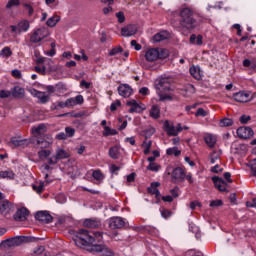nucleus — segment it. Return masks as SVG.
<instances>
[{
  "label": "nucleus",
  "instance_id": "obj_3",
  "mask_svg": "<svg viewBox=\"0 0 256 256\" xmlns=\"http://www.w3.org/2000/svg\"><path fill=\"white\" fill-rule=\"evenodd\" d=\"M48 35L49 29H47L46 27L35 29L30 36V42L41 43V41H43V39H46Z\"/></svg>",
  "mask_w": 256,
  "mask_h": 256
},
{
  "label": "nucleus",
  "instance_id": "obj_9",
  "mask_svg": "<svg viewBox=\"0 0 256 256\" xmlns=\"http://www.w3.org/2000/svg\"><path fill=\"white\" fill-rule=\"evenodd\" d=\"M14 209L13 203H11L9 200L0 201V214L4 217L9 215V213H13Z\"/></svg>",
  "mask_w": 256,
  "mask_h": 256
},
{
  "label": "nucleus",
  "instance_id": "obj_63",
  "mask_svg": "<svg viewBox=\"0 0 256 256\" xmlns=\"http://www.w3.org/2000/svg\"><path fill=\"white\" fill-rule=\"evenodd\" d=\"M11 93L9 91L1 90L0 91V99H7L10 97Z\"/></svg>",
  "mask_w": 256,
  "mask_h": 256
},
{
  "label": "nucleus",
  "instance_id": "obj_42",
  "mask_svg": "<svg viewBox=\"0 0 256 256\" xmlns=\"http://www.w3.org/2000/svg\"><path fill=\"white\" fill-rule=\"evenodd\" d=\"M143 109L145 108H143L141 105H139V103H137L129 109V113H141Z\"/></svg>",
  "mask_w": 256,
  "mask_h": 256
},
{
  "label": "nucleus",
  "instance_id": "obj_15",
  "mask_svg": "<svg viewBox=\"0 0 256 256\" xmlns=\"http://www.w3.org/2000/svg\"><path fill=\"white\" fill-rule=\"evenodd\" d=\"M118 93L121 97L124 98L131 97V95H133V88H131L129 84H121L118 87Z\"/></svg>",
  "mask_w": 256,
  "mask_h": 256
},
{
  "label": "nucleus",
  "instance_id": "obj_62",
  "mask_svg": "<svg viewBox=\"0 0 256 256\" xmlns=\"http://www.w3.org/2000/svg\"><path fill=\"white\" fill-rule=\"evenodd\" d=\"M74 101H75V104L76 105H82L84 99H83V95H77L75 98H74Z\"/></svg>",
  "mask_w": 256,
  "mask_h": 256
},
{
  "label": "nucleus",
  "instance_id": "obj_38",
  "mask_svg": "<svg viewBox=\"0 0 256 256\" xmlns=\"http://www.w3.org/2000/svg\"><path fill=\"white\" fill-rule=\"evenodd\" d=\"M56 89V93H65L67 91V86L63 84V82H59L54 85Z\"/></svg>",
  "mask_w": 256,
  "mask_h": 256
},
{
  "label": "nucleus",
  "instance_id": "obj_34",
  "mask_svg": "<svg viewBox=\"0 0 256 256\" xmlns=\"http://www.w3.org/2000/svg\"><path fill=\"white\" fill-rule=\"evenodd\" d=\"M44 131H45V124H40L37 127L32 128L33 135H43Z\"/></svg>",
  "mask_w": 256,
  "mask_h": 256
},
{
  "label": "nucleus",
  "instance_id": "obj_2",
  "mask_svg": "<svg viewBox=\"0 0 256 256\" xmlns=\"http://www.w3.org/2000/svg\"><path fill=\"white\" fill-rule=\"evenodd\" d=\"M101 235H103L101 232L90 233L85 229H80L76 232L74 243L77 247H89L95 243V237H101Z\"/></svg>",
  "mask_w": 256,
  "mask_h": 256
},
{
  "label": "nucleus",
  "instance_id": "obj_49",
  "mask_svg": "<svg viewBox=\"0 0 256 256\" xmlns=\"http://www.w3.org/2000/svg\"><path fill=\"white\" fill-rule=\"evenodd\" d=\"M195 117H207V111L203 108H198L195 113Z\"/></svg>",
  "mask_w": 256,
  "mask_h": 256
},
{
  "label": "nucleus",
  "instance_id": "obj_39",
  "mask_svg": "<svg viewBox=\"0 0 256 256\" xmlns=\"http://www.w3.org/2000/svg\"><path fill=\"white\" fill-rule=\"evenodd\" d=\"M166 154L174 155V157H179V155H181V152H180V150L177 149V147H173V148H168L166 150Z\"/></svg>",
  "mask_w": 256,
  "mask_h": 256
},
{
  "label": "nucleus",
  "instance_id": "obj_48",
  "mask_svg": "<svg viewBox=\"0 0 256 256\" xmlns=\"http://www.w3.org/2000/svg\"><path fill=\"white\" fill-rule=\"evenodd\" d=\"M92 177H94L97 181H102L103 179V173H101V170H95L92 173Z\"/></svg>",
  "mask_w": 256,
  "mask_h": 256
},
{
  "label": "nucleus",
  "instance_id": "obj_8",
  "mask_svg": "<svg viewBox=\"0 0 256 256\" xmlns=\"http://www.w3.org/2000/svg\"><path fill=\"white\" fill-rule=\"evenodd\" d=\"M238 137L240 139H251L255 135L253 129L249 126H241L236 131Z\"/></svg>",
  "mask_w": 256,
  "mask_h": 256
},
{
  "label": "nucleus",
  "instance_id": "obj_32",
  "mask_svg": "<svg viewBox=\"0 0 256 256\" xmlns=\"http://www.w3.org/2000/svg\"><path fill=\"white\" fill-rule=\"evenodd\" d=\"M60 19L61 18L59 16H52L47 20L46 25L48 27H55V25L59 23Z\"/></svg>",
  "mask_w": 256,
  "mask_h": 256
},
{
  "label": "nucleus",
  "instance_id": "obj_27",
  "mask_svg": "<svg viewBox=\"0 0 256 256\" xmlns=\"http://www.w3.org/2000/svg\"><path fill=\"white\" fill-rule=\"evenodd\" d=\"M150 117L152 119H159L161 117V108L158 105H153L150 109Z\"/></svg>",
  "mask_w": 256,
  "mask_h": 256
},
{
  "label": "nucleus",
  "instance_id": "obj_35",
  "mask_svg": "<svg viewBox=\"0 0 256 256\" xmlns=\"http://www.w3.org/2000/svg\"><path fill=\"white\" fill-rule=\"evenodd\" d=\"M109 156L111 157V159H119V148L117 146L110 148Z\"/></svg>",
  "mask_w": 256,
  "mask_h": 256
},
{
  "label": "nucleus",
  "instance_id": "obj_23",
  "mask_svg": "<svg viewBox=\"0 0 256 256\" xmlns=\"http://www.w3.org/2000/svg\"><path fill=\"white\" fill-rule=\"evenodd\" d=\"M27 143V140H19L16 137L11 138L10 142H8L9 147L15 149V147H23Z\"/></svg>",
  "mask_w": 256,
  "mask_h": 256
},
{
  "label": "nucleus",
  "instance_id": "obj_43",
  "mask_svg": "<svg viewBox=\"0 0 256 256\" xmlns=\"http://www.w3.org/2000/svg\"><path fill=\"white\" fill-rule=\"evenodd\" d=\"M159 169H161V166L158 165L157 163H150L147 166V170L148 171H153L154 173H157V171H159Z\"/></svg>",
  "mask_w": 256,
  "mask_h": 256
},
{
  "label": "nucleus",
  "instance_id": "obj_18",
  "mask_svg": "<svg viewBox=\"0 0 256 256\" xmlns=\"http://www.w3.org/2000/svg\"><path fill=\"white\" fill-rule=\"evenodd\" d=\"M233 99L237 101V103H247L249 101V92H238L233 94Z\"/></svg>",
  "mask_w": 256,
  "mask_h": 256
},
{
  "label": "nucleus",
  "instance_id": "obj_26",
  "mask_svg": "<svg viewBox=\"0 0 256 256\" xmlns=\"http://www.w3.org/2000/svg\"><path fill=\"white\" fill-rule=\"evenodd\" d=\"M190 75L197 81L201 79V68L199 66H192L190 67Z\"/></svg>",
  "mask_w": 256,
  "mask_h": 256
},
{
  "label": "nucleus",
  "instance_id": "obj_60",
  "mask_svg": "<svg viewBox=\"0 0 256 256\" xmlns=\"http://www.w3.org/2000/svg\"><path fill=\"white\" fill-rule=\"evenodd\" d=\"M66 107H75V98H69L65 101Z\"/></svg>",
  "mask_w": 256,
  "mask_h": 256
},
{
  "label": "nucleus",
  "instance_id": "obj_36",
  "mask_svg": "<svg viewBox=\"0 0 256 256\" xmlns=\"http://www.w3.org/2000/svg\"><path fill=\"white\" fill-rule=\"evenodd\" d=\"M233 125V119L231 118H223L219 122L220 127H231Z\"/></svg>",
  "mask_w": 256,
  "mask_h": 256
},
{
  "label": "nucleus",
  "instance_id": "obj_64",
  "mask_svg": "<svg viewBox=\"0 0 256 256\" xmlns=\"http://www.w3.org/2000/svg\"><path fill=\"white\" fill-rule=\"evenodd\" d=\"M12 77H15L16 79H21V72L18 69H14L11 72Z\"/></svg>",
  "mask_w": 256,
  "mask_h": 256
},
{
  "label": "nucleus",
  "instance_id": "obj_5",
  "mask_svg": "<svg viewBox=\"0 0 256 256\" xmlns=\"http://www.w3.org/2000/svg\"><path fill=\"white\" fill-rule=\"evenodd\" d=\"M29 93L32 97H36V99H38L39 103L42 105H45L51 101V96L47 95L46 92H41L35 88H32L29 90Z\"/></svg>",
  "mask_w": 256,
  "mask_h": 256
},
{
  "label": "nucleus",
  "instance_id": "obj_11",
  "mask_svg": "<svg viewBox=\"0 0 256 256\" xmlns=\"http://www.w3.org/2000/svg\"><path fill=\"white\" fill-rule=\"evenodd\" d=\"M137 25L130 24L121 29V35L122 37H133V35H137Z\"/></svg>",
  "mask_w": 256,
  "mask_h": 256
},
{
  "label": "nucleus",
  "instance_id": "obj_33",
  "mask_svg": "<svg viewBox=\"0 0 256 256\" xmlns=\"http://www.w3.org/2000/svg\"><path fill=\"white\" fill-rule=\"evenodd\" d=\"M117 131L115 129H111L109 126H104V131L102 132V135L104 137H110L111 135H117Z\"/></svg>",
  "mask_w": 256,
  "mask_h": 256
},
{
  "label": "nucleus",
  "instance_id": "obj_41",
  "mask_svg": "<svg viewBox=\"0 0 256 256\" xmlns=\"http://www.w3.org/2000/svg\"><path fill=\"white\" fill-rule=\"evenodd\" d=\"M119 53H123V48L121 46L112 48L109 52V55H110V57H113L115 55H119Z\"/></svg>",
  "mask_w": 256,
  "mask_h": 256
},
{
  "label": "nucleus",
  "instance_id": "obj_12",
  "mask_svg": "<svg viewBox=\"0 0 256 256\" xmlns=\"http://www.w3.org/2000/svg\"><path fill=\"white\" fill-rule=\"evenodd\" d=\"M212 181L216 187V189L220 190L222 193H229V190H227V182L223 180V178L214 176L212 177Z\"/></svg>",
  "mask_w": 256,
  "mask_h": 256
},
{
  "label": "nucleus",
  "instance_id": "obj_21",
  "mask_svg": "<svg viewBox=\"0 0 256 256\" xmlns=\"http://www.w3.org/2000/svg\"><path fill=\"white\" fill-rule=\"evenodd\" d=\"M164 131H166L167 135H170L171 137H177V129L175 126L169 124V121H165L164 123Z\"/></svg>",
  "mask_w": 256,
  "mask_h": 256
},
{
  "label": "nucleus",
  "instance_id": "obj_55",
  "mask_svg": "<svg viewBox=\"0 0 256 256\" xmlns=\"http://www.w3.org/2000/svg\"><path fill=\"white\" fill-rule=\"evenodd\" d=\"M51 143H53V141H45V140H40V139L37 140V144L42 145V147H44V148L49 147V145H51Z\"/></svg>",
  "mask_w": 256,
  "mask_h": 256
},
{
  "label": "nucleus",
  "instance_id": "obj_17",
  "mask_svg": "<svg viewBox=\"0 0 256 256\" xmlns=\"http://www.w3.org/2000/svg\"><path fill=\"white\" fill-rule=\"evenodd\" d=\"M146 61H157L159 59V49L151 48L145 53Z\"/></svg>",
  "mask_w": 256,
  "mask_h": 256
},
{
  "label": "nucleus",
  "instance_id": "obj_28",
  "mask_svg": "<svg viewBox=\"0 0 256 256\" xmlns=\"http://www.w3.org/2000/svg\"><path fill=\"white\" fill-rule=\"evenodd\" d=\"M205 143L208 145V147L213 148L215 147V143H217V138L213 136L212 134H206L204 137Z\"/></svg>",
  "mask_w": 256,
  "mask_h": 256
},
{
  "label": "nucleus",
  "instance_id": "obj_7",
  "mask_svg": "<svg viewBox=\"0 0 256 256\" xmlns=\"http://www.w3.org/2000/svg\"><path fill=\"white\" fill-rule=\"evenodd\" d=\"M10 247H19L20 245H23V243H31L33 241V238L29 236H17L11 239L7 240Z\"/></svg>",
  "mask_w": 256,
  "mask_h": 256
},
{
  "label": "nucleus",
  "instance_id": "obj_6",
  "mask_svg": "<svg viewBox=\"0 0 256 256\" xmlns=\"http://www.w3.org/2000/svg\"><path fill=\"white\" fill-rule=\"evenodd\" d=\"M62 159H69V153H67V151L64 149H57L56 155L50 157L48 159V163L50 165H57L58 161H61Z\"/></svg>",
  "mask_w": 256,
  "mask_h": 256
},
{
  "label": "nucleus",
  "instance_id": "obj_10",
  "mask_svg": "<svg viewBox=\"0 0 256 256\" xmlns=\"http://www.w3.org/2000/svg\"><path fill=\"white\" fill-rule=\"evenodd\" d=\"M172 181L174 183H181L185 179V170L181 167H177L172 171Z\"/></svg>",
  "mask_w": 256,
  "mask_h": 256
},
{
  "label": "nucleus",
  "instance_id": "obj_58",
  "mask_svg": "<svg viewBox=\"0 0 256 256\" xmlns=\"http://www.w3.org/2000/svg\"><path fill=\"white\" fill-rule=\"evenodd\" d=\"M65 131H66L67 137H73L75 135V129L71 127H66Z\"/></svg>",
  "mask_w": 256,
  "mask_h": 256
},
{
  "label": "nucleus",
  "instance_id": "obj_56",
  "mask_svg": "<svg viewBox=\"0 0 256 256\" xmlns=\"http://www.w3.org/2000/svg\"><path fill=\"white\" fill-rule=\"evenodd\" d=\"M223 200H213L210 202V207H222Z\"/></svg>",
  "mask_w": 256,
  "mask_h": 256
},
{
  "label": "nucleus",
  "instance_id": "obj_61",
  "mask_svg": "<svg viewBox=\"0 0 256 256\" xmlns=\"http://www.w3.org/2000/svg\"><path fill=\"white\" fill-rule=\"evenodd\" d=\"M186 91L188 92V93H190V95H194V93H195V86H193V84H188L187 86H186Z\"/></svg>",
  "mask_w": 256,
  "mask_h": 256
},
{
  "label": "nucleus",
  "instance_id": "obj_20",
  "mask_svg": "<svg viewBox=\"0 0 256 256\" xmlns=\"http://www.w3.org/2000/svg\"><path fill=\"white\" fill-rule=\"evenodd\" d=\"M157 187H161V183L159 182H152L150 187L148 188V193L151 195H155L156 199H159L161 197V192Z\"/></svg>",
  "mask_w": 256,
  "mask_h": 256
},
{
  "label": "nucleus",
  "instance_id": "obj_37",
  "mask_svg": "<svg viewBox=\"0 0 256 256\" xmlns=\"http://www.w3.org/2000/svg\"><path fill=\"white\" fill-rule=\"evenodd\" d=\"M11 55H13V51H11L10 47H4L1 51H0V57H11Z\"/></svg>",
  "mask_w": 256,
  "mask_h": 256
},
{
  "label": "nucleus",
  "instance_id": "obj_4",
  "mask_svg": "<svg viewBox=\"0 0 256 256\" xmlns=\"http://www.w3.org/2000/svg\"><path fill=\"white\" fill-rule=\"evenodd\" d=\"M172 83H173V80L170 77L160 78L156 83V89L158 92L173 91V89H171Z\"/></svg>",
  "mask_w": 256,
  "mask_h": 256
},
{
  "label": "nucleus",
  "instance_id": "obj_25",
  "mask_svg": "<svg viewBox=\"0 0 256 256\" xmlns=\"http://www.w3.org/2000/svg\"><path fill=\"white\" fill-rule=\"evenodd\" d=\"M159 101H173L175 99V95L168 92H158Z\"/></svg>",
  "mask_w": 256,
  "mask_h": 256
},
{
  "label": "nucleus",
  "instance_id": "obj_16",
  "mask_svg": "<svg viewBox=\"0 0 256 256\" xmlns=\"http://www.w3.org/2000/svg\"><path fill=\"white\" fill-rule=\"evenodd\" d=\"M29 217V210L25 207L18 209L14 214L15 221H27Z\"/></svg>",
  "mask_w": 256,
  "mask_h": 256
},
{
  "label": "nucleus",
  "instance_id": "obj_22",
  "mask_svg": "<svg viewBox=\"0 0 256 256\" xmlns=\"http://www.w3.org/2000/svg\"><path fill=\"white\" fill-rule=\"evenodd\" d=\"M84 227H89L90 229H97L101 226V222L95 219H86L83 222Z\"/></svg>",
  "mask_w": 256,
  "mask_h": 256
},
{
  "label": "nucleus",
  "instance_id": "obj_40",
  "mask_svg": "<svg viewBox=\"0 0 256 256\" xmlns=\"http://www.w3.org/2000/svg\"><path fill=\"white\" fill-rule=\"evenodd\" d=\"M44 187H45V183L43 182H40L38 186L35 184L32 185L33 191H36V193L38 194H41L43 192Z\"/></svg>",
  "mask_w": 256,
  "mask_h": 256
},
{
  "label": "nucleus",
  "instance_id": "obj_1",
  "mask_svg": "<svg viewBox=\"0 0 256 256\" xmlns=\"http://www.w3.org/2000/svg\"><path fill=\"white\" fill-rule=\"evenodd\" d=\"M179 24L183 29L192 31V29H197L199 27V13L194 8L184 7L180 10L179 14Z\"/></svg>",
  "mask_w": 256,
  "mask_h": 256
},
{
  "label": "nucleus",
  "instance_id": "obj_44",
  "mask_svg": "<svg viewBox=\"0 0 256 256\" xmlns=\"http://www.w3.org/2000/svg\"><path fill=\"white\" fill-rule=\"evenodd\" d=\"M19 5H21L19 0H10L6 4V9H11V7H19Z\"/></svg>",
  "mask_w": 256,
  "mask_h": 256
},
{
  "label": "nucleus",
  "instance_id": "obj_30",
  "mask_svg": "<svg viewBox=\"0 0 256 256\" xmlns=\"http://www.w3.org/2000/svg\"><path fill=\"white\" fill-rule=\"evenodd\" d=\"M243 67H250L252 71H256V58L243 60Z\"/></svg>",
  "mask_w": 256,
  "mask_h": 256
},
{
  "label": "nucleus",
  "instance_id": "obj_50",
  "mask_svg": "<svg viewBox=\"0 0 256 256\" xmlns=\"http://www.w3.org/2000/svg\"><path fill=\"white\" fill-rule=\"evenodd\" d=\"M171 215H173V212H171L170 210H167V209H162L161 210V216L164 219H169V217H171Z\"/></svg>",
  "mask_w": 256,
  "mask_h": 256
},
{
  "label": "nucleus",
  "instance_id": "obj_19",
  "mask_svg": "<svg viewBox=\"0 0 256 256\" xmlns=\"http://www.w3.org/2000/svg\"><path fill=\"white\" fill-rule=\"evenodd\" d=\"M169 37H171L169 32L164 30L155 34L153 36V41L154 43H161V41H166V39H169Z\"/></svg>",
  "mask_w": 256,
  "mask_h": 256
},
{
  "label": "nucleus",
  "instance_id": "obj_59",
  "mask_svg": "<svg viewBox=\"0 0 256 256\" xmlns=\"http://www.w3.org/2000/svg\"><path fill=\"white\" fill-rule=\"evenodd\" d=\"M34 70L36 71V73H40L41 75H45L47 68H45V66H43L42 68L39 66L34 67Z\"/></svg>",
  "mask_w": 256,
  "mask_h": 256
},
{
  "label": "nucleus",
  "instance_id": "obj_13",
  "mask_svg": "<svg viewBox=\"0 0 256 256\" xmlns=\"http://www.w3.org/2000/svg\"><path fill=\"white\" fill-rule=\"evenodd\" d=\"M35 219L40 221V223H51L53 221V216L47 211H39L36 213Z\"/></svg>",
  "mask_w": 256,
  "mask_h": 256
},
{
  "label": "nucleus",
  "instance_id": "obj_51",
  "mask_svg": "<svg viewBox=\"0 0 256 256\" xmlns=\"http://www.w3.org/2000/svg\"><path fill=\"white\" fill-rule=\"evenodd\" d=\"M239 121H240V123H242V125H247V123H249V121H251V116L242 115V116H240Z\"/></svg>",
  "mask_w": 256,
  "mask_h": 256
},
{
  "label": "nucleus",
  "instance_id": "obj_54",
  "mask_svg": "<svg viewBox=\"0 0 256 256\" xmlns=\"http://www.w3.org/2000/svg\"><path fill=\"white\" fill-rule=\"evenodd\" d=\"M117 107H121V101L116 100L110 105V111H117Z\"/></svg>",
  "mask_w": 256,
  "mask_h": 256
},
{
  "label": "nucleus",
  "instance_id": "obj_29",
  "mask_svg": "<svg viewBox=\"0 0 256 256\" xmlns=\"http://www.w3.org/2000/svg\"><path fill=\"white\" fill-rule=\"evenodd\" d=\"M0 179H15L13 170L0 171Z\"/></svg>",
  "mask_w": 256,
  "mask_h": 256
},
{
  "label": "nucleus",
  "instance_id": "obj_45",
  "mask_svg": "<svg viewBox=\"0 0 256 256\" xmlns=\"http://www.w3.org/2000/svg\"><path fill=\"white\" fill-rule=\"evenodd\" d=\"M159 57L158 59H167L169 57V50L167 49H158Z\"/></svg>",
  "mask_w": 256,
  "mask_h": 256
},
{
  "label": "nucleus",
  "instance_id": "obj_53",
  "mask_svg": "<svg viewBox=\"0 0 256 256\" xmlns=\"http://www.w3.org/2000/svg\"><path fill=\"white\" fill-rule=\"evenodd\" d=\"M155 135V128H149L145 131V137L146 139H149Z\"/></svg>",
  "mask_w": 256,
  "mask_h": 256
},
{
  "label": "nucleus",
  "instance_id": "obj_46",
  "mask_svg": "<svg viewBox=\"0 0 256 256\" xmlns=\"http://www.w3.org/2000/svg\"><path fill=\"white\" fill-rule=\"evenodd\" d=\"M49 155H51L50 150H40L38 152V157L40 159H47V157H49Z\"/></svg>",
  "mask_w": 256,
  "mask_h": 256
},
{
  "label": "nucleus",
  "instance_id": "obj_47",
  "mask_svg": "<svg viewBox=\"0 0 256 256\" xmlns=\"http://www.w3.org/2000/svg\"><path fill=\"white\" fill-rule=\"evenodd\" d=\"M43 253H45V246H38L33 250V255L36 256L43 255Z\"/></svg>",
  "mask_w": 256,
  "mask_h": 256
},
{
  "label": "nucleus",
  "instance_id": "obj_52",
  "mask_svg": "<svg viewBox=\"0 0 256 256\" xmlns=\"http://www.w3.org/2000/svg\"><path fill=\"white\" fill-rule=\"evenodd\" d=\"M23 7L28 11L29 17H31L34 13L33 6H31V4L24 3Z\"/></svg>",
  "mask_w": 256,
  "mask_h": 256
},
{
  "label": "nucleus",
  "instance_id": "obj_31",
  "mask_svg": "<svg viewBox=\"0 0 256 256\" xmlns=\"http://www.w3.org/2000/svg\"><path fill=\"white\" fill-rule=\"evenodd\" d=\"M29 27H30V24L27 20H24V21H21L19 24H18V31L19 33H25L27 31H29Z\"/></svg>",
  "mask_w": 256,
  "mask_h": 256
},
{
  "label": "nucleus",
  "instance_id": "obj_14",
  "mask_svg": "<svg viewBox=\"0 0 256 256\" xmlns=\"http://www.w3.org/2000/svg\"><path fill=\"white\" fill-rule=\"evenodd\" d=\"M110 229H123L125 227V220L121 217H113L109 220Z\"/></svg>",
  "mask_w": 256,
  "mask_h": 256
},
{
  "label": "nucleus",
  "instance_id": "obj_24",
  "mask_svg": "<svg viewBox=\"0 0 256 256\" xmlns=\"http://www.w3.org/2000/svg\"><path fill=\"white\" fill-rule=\"evenodd\" d=\"M12 96L15 97V99H23L25 97V89L16 86L12 90Z\"/></svg>",
  "mask_w": 256,
  "mask_h": 256
},
{
  "label": "nucleus",
  "instance_id": "obj_57",
  "mask_svg": "<svg viewBox=\"0 0 256 256\" xmlns=\"http://www.w3.org/2000/svg\"><path fill=\"white\" fill-rule=\"evenodd\" d=\"M116 17L118 19V23H125V14L123 12H117Z\"/></svg>",
  "mask_w": 256,
  "mask_h": 256
}]
</instances>
